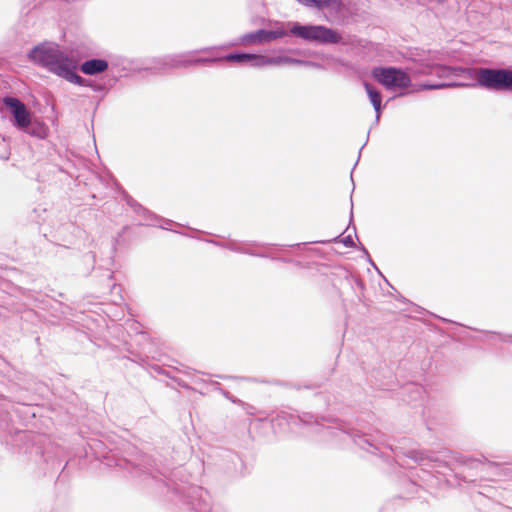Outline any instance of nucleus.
Here are the masks:
<instances>
[{
	"label": "nucleus",
	"instance_id": "nucleus-7",
	"mask_svg": "<svg viewBox=\"0 0 512 512\" xmlns=\"http://www.w3.org/2000/svg\"><path fill=\"white\" fill-rule=\"evenodd\" d=\"M108 67V63L103 59H92L84 62L81 66L83 73L87 75H95L105 71Z\"/></svg>",
	"mask_w": 512,
	"mask_h": 512
},
{
	"label": "nucleus",
	"instance_id": "nucleus-2",
	"mask_svg": "<svg viewBox=\"0 0 512 512\" xmlns=\"http://www.w3.org/2000/svg\"><path fill=\"white\" fill-rule=\"evenodd\" d=\"M28 57L32 62L46 67L49 71L71 83H81V77L75 73L77 61L53 43H43L34 47Z\"/></svg>",
	"mask_w": 512,
	"mask_h": 512
},
{
	"label": "nucleus",
	"instance_id": "nucleus-14",
	"mask_svg": "<svg viewBox=\"0 0 512 512\" xmlns=\"http://www.w3.org/2000/svg\"><path fill=\"white\" fill-rule=\"evenodd\" d=\"M457 86H465L464 84H458V83H451V84H433V85H422L421 89H443L447 87H457Z\"/></svg>",
	"mask_w": 512,
	"mask_h": 512
},
{
	"label": "nucleus",
	"instance_id": "nucleus-4",
	"mask_svg": "<svg viewBox=\"0 0 512 512\" xmlns=\"http://www.w3.org/2000/svg\"><path fill=\"white\" fill-rule=\"evenodd\" d=\"M372 76L388 89H400L409 86L410 77L401 69L395 67H376Z\"/></svg>",
	"mask_w": 512,
	"mask_h": 512
},
{
	"label": "nucleus",
	"instance_id": "nucleus-12",
	"mask_svg": "<svg viewBox=\"0 0 512 512\" xmlns=\"http://www.w3.org/2000/svg\"><path fill=\"white\" fill-rule=\"evenodd\" d=\"M292 58L286 55L271 56V66L290 65Z\"/></svg>",
	"mask_w": 512,
	"mask_h": 512
},
{
	"label": "nucleus",
	"instance_id": "nucleus-16",
	"mask_svg": "<svg viewBox=\"0 0 512 512\" xmlns=\"http://www.w3.org/2000/svg\"><path fill=\"white\" fill-rule=\"evenodd\" d=\"M305 66L314 67V68H322V66H320L319 64L311 62V61H306Z\"/></svg>",
	"mask_w": 512,
	"mask_h": 512
},
{
	"label": "nucleus",
	"instance_id": "nucleus-8",
	"mask_svg": "<svg viewBox=\"0 0 512 512\" xmlns=\"http://www.w3.org/2000/svg\"><path fill=\"white\" fill-rule=\"evenodd\" d=\"M22 131L28 133L31 136L38 138H45L48 135V127L41 121L31 119V125L27 129Z\"/></svg>",
	"mask_w": 512,
	"mask_h": 512
},
{
	"label": "nucleus",
	"instance_id": "nucleus-9",
	"mask_svg": "<svg viewBox=\"0 0 512 512\" xmlns=\"http://www.w3.org/2000/svg\"><path fill=\"white\" fill-rule=\"evenodd\" d=\"M364 87H365L367 95L370 99V102L376 111V117L378 119L380 116V110H381V95L372 85H370L366 82L364 83Z\"/></svg>",
	"mask_w": 512,
	"mask_h": 512
},
{
	"label": "nucleus",
	"instance_id": "nucleus-15",
	"mask_svg": "<svg viewBox=\"0 0 512 512\" xmlns=\"http://www.w3.org/2000/svg\"><path fill=\"white\" fill-rule=\"evenodd\" d=\"M292 61L293 62H290V65H303V66H305V63H306V61L300 60V59H296V58H292Z\"/></svg>",
	"mask_w": 512,
	"mask_h": 512
},
{
	"label": "nucleus",
	"instance_id": "nucleus-1",
	"mask_svg": "<svg viewBox=\"0 0 512 512\" xmlns=\"http://www.w3.org/2000/svg\"><path fill=\"white\" fill-rule=\"evenodd\" d=\"M424 74H436L440 78L459 77L467 75L476 80V84L482 88L493 91H512V69H467L434 65L428 70H422Z\"/></svg>",
	"mask_w": 512,
	"mask_h": 512
},
{
	"label": "nucleus",
	"instance_id": "nucleus-13",
	"mask_svg": "<svg viewBox=\"0 0 512 512\" xmlns=\"http://www.w3.org/2000/svg\"><path fill=\"white\" fill-rule=\"evenodd\" d=\"M227 61H235V62H248L249 54L239 53V54H230L225 57Z\"/></svg>",
	"mask_w": 512,
	"mask_h": 512
},
{
	"label": "nucleus",
	"instance_id": "nucleus-11",
	"mask_svg": "<svg viewBox=\"0 0 512 512\" xmlns=\"http://www.w3.org/2000/svg\"><path fill=\"white\" fill-rule=\"evenodd\" d=\"M248 63L253 67L262 68L271 66V57L257 54H249Z\"/></svg>",
	"mask_w": 512,
	"mask_h": 512
},
{
	"label": "nucleus",
	"instance_id": "nucleus-5",
	"mask_svg": "<svg viewBox=\"0 0 512 512\" xmlns=\"http://www.w3.org/2000/svg\"><path fill=\"white\" fill-rule=\"evenodd\" d=\"M289 34L287 23L275 22L272 30H258L254 33L246 34L241 38V42L248 43H269L277 39L286 37Z\"/></svg>",
	"mask_w": 512,
	"mask_h": 512
},
{
	"label": "nucleus",
	"instance_id": "nucleus-6",
	"mask_svg": "<svg viewBox=\"0 0 512 512\" xmlns=\"http://www.w3.org/2000/svg\"><path fill=\"white\" fill-rule=\"evenodd\" d=\"M5 106L9 109L10 114L14 118V125L22 130L27 129L31 125V113L25 104L16 98L7 97L4 99Z\"/></svg>",
	"mask_w": 512,
	"mask_h": 512
},
{
	"label": "nucleus",
	"instance_id": "nucleus-10",
	"mask_svg": "<svg viewBox=\"0 0 512 512\" xmlns=\"http://www.w3.org/2000/svg\"><path fill=\"white\" fill-rule=\"evenodd\" d=\"M298 3L311 8H336L339 0H296Z\"/></svg>",
	"mask_w": 512,
	"mask_h": 512
},
{
	"label": "nucleus",
	"instance_id": "nucleus-3",
	"mask_svg": "<svg viewBox=\"0 0 512 512\" xmlns=\"http://www.w3.org/2000/svg\"><path fill=\"white\" fill-rule=\"evenodd\" d=\"M289 34L310 43L337 44L341 41L340 35L323 25L301 24L299 22H287Z\"/></svg>",
	"mask_w": 512,
	"mask_h": 512
}]
</instances>
